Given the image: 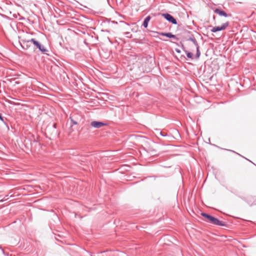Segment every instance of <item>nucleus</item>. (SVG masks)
Here are the masks:
<instances>
[{
    "label": "nucleus",
    "instance_id": "1",
    "mask_svg": "<svg viewBox=\"0 0 256 256\" xmlns=\"http://www.w3.org/2000/svg\"><path fill=\"white\" fill-rule=\"evenodd\" d=\"M201 214L206 218V221L210 222L212 224L220 226H223L224 225L223 222L219 220L218 219L212 216L203 212Z\"/></svg>",
    "mask_w": 256,
    "mask_h": 256
},
{
    "label": "nucleus",
    "instance_id": "7",
    "mask_svg": "<svg viewBox=\"0 0 256 256\" xmlns=\"http://www.w3.org/2000/svg\"><path fill=\"white\" fill-rule=\"evenodd\" d=\"M214 12L216 14H218V15H220V16H224V17H228L229 16H230V14H228L224 10H222L218 8L215 9L214 10Z\"/></svg>",
    "mask_w": 256,
    "mask_h": 256
},
{
    "label": "nucleus",
    "instance_id": "13",
    "mask_svg": "<svg viewBox=\"0 0 256 256\" xmlns=\"http://www.w3.org/2000/svg\"><path fill=\"white\" fill-rule=\"evenodd\" d=\"M199 48H200L199 46H198V47H196V58H198L200 55V51Z\"/></svg>",
    "mask_w": 256,
    "mask_h": 256
},
{
    "label": "nucleus",
    "instance_id": "19",
    "mask_svg": "<svg viewBox=\"0 0 256 256\" xmlns=\"http://www.w3.org/2000/svg\"><path fill=\"white\" fill-rule=\"evenodd\" d=\"M176 45L178 46V43L174 42Z\"/></svg>",
    "mask_w": 256,
    "mask_h": 256
},
{
    "label": "nucleus",
    "instance_id": "6",
    "mask_svg": "<svg viewBox=\"0 0 256 256\" xmlns=\"http://www.w3.org/2000/svg\"><path fill=\"white\" fill-rule=\"evenodd\" d=\"M90 126L95 128H99L104 126H108V124L106 122H104L98 121H93L91 122Z\"/></svg>",
    "mask_w": 256,
    "mask_h": 256
},
{
    "label": "nucleus",
    "instance_id": "8",
    "mask_svg": "<svg viewBox=\"0 0 256 256\" xmlns=\"http://www.w3.org/2000/svg\"><path fill=\"white\" fill-rule=\"evenodd\" d=\"M160 35L166 36L168 38H172L176 40H178V38L176 36V35L172 34L171 32H160Z\"/></svg>",
    "mask_w": 256,
    "mask_h": 256
},
{
    "label": "nucleus",
    "instance_id": "18",
    "mask_svg": "<svg viewBox=\"0 0 256 256\" xmlns=\"http://www.w3.org/2000/svg\"><path fill=\"white\" fill-rule=\"evenodd\" d=\"M19 83H20V82H16V84H18Z\"/></svg>",
    "mask_w": 256,
    "mask_h": 256
},
{
    "label": "nucleus",
    "instance_id": "12",
    "mask_svg": "<svg viewBox=\"0 0 256 256\" xmlns=\"http://www.w3.org/2000/svg\"><path fill=\"white\" fill-rule=\"evenodd\" d=\"M186 54L188 58L192 59L193 58V54L191 52H189L188 50L186 51Z\"/></svg>",
    "mask_w": 256,
    "mask_h": 256
},
{
    "label": "nucleus",
    "instance_id": "2",
    "mask_svg": "<svg viewBox=\"0 0 256 256\" xmlns=\"http://www.w3.org/2000/svg\"><path fill=\"white\" fill-rule=\"evenodd\" d=\"M30 41H31V42L33 44L36 48L38 49L42 53L48 55L46 53V52L48 51V50H47L43 44L34 38H31Z\"/></svg>",
    "mask_w": 256,
    "mask_h": 256
},
{
    "label": "nucleus",
    "instance_id": "17",
    "mask_svg": "<svg viewBox=\"0 0 256 256\" xmlns=\"http://www.w3.org/2000/svg\"><path fill=\"white\" fill-rule=\"evenodd\" d=\"M53 126H54V128H56V124H53Z\"/></svg>",
    "mask_w": 256,
    "mask_h": 256
},
{
    "label": "nucleus",
    "instance_id": "3",
    "mask_svg": "<svg viewBox=\"0 0 256 256\" xmlns=\"http://www.w3.org/2000/svg\"><path fill=\"white\" fill-rule=\"evenodd\" d=\"M162 14V17H164L169 22H170L174 24H177L176 20L171 14H170L168 13L162 14Z\"/></svg>",
    "mask_w": 256,
    "mask_h": 256
},
{
    "label": "nucleus",
    "instance_id": "10",
    "mask_svg": "<svg viewBox=\"0 0 256 256\" xmlns=\"http://www.w3.org/2000/svg\"><path fill=\"white\" fill-rule=\"evenodd\" d=\"M151 19V17L150 16H147L144 20V22H143V24H142V26L144 28H148V24L149 22L150 21Z\"/></svg>",
    "mask_w": 256,
    "mask_h": 256
},
{
    "label": "nucleus",
    "instance_id": "16",
    "mask_svg": "<svg viewBox=\"0 0 256 256\" xmlns=\"http://www.w3.org/2000/svg\"><path fill=\"white\" fill-rule=\"evenodd\" d=\"M175 50H176V52H178V53H179V54H180V52H181L180 50H179V49H178V48H176V49H175Z\"/></svg>",
    "mask_w": 256,
    "mask_h": 256
},
{
    "label": "nucleus",
    "instance_id": "9",
    "mask_svg": "<svg viewBox=\"0 0 256 256\" xmlns=\"http://www.w3.org/2000/svg\"><path fill=\"white\" fill-rule=\"evenodd\" d=\"M67 123L70 125V127H72L74 125L78 124V122L74 120V116H70V120H68Z\"/></svg>",
    "mask_w": 256,
    "mask_h": 256
},
{
    "label": "nucleus",
    "instance_id": "14",
    "mask_svg": "<svg viewBox=\"0 0 256 256\" xmlns=\"http://www.w3.org/2000/svg\"><path fill=\"white\" fill-rule=\"evenodd\" d=\"M0 120L2 122H5L4 118L2 116V114L0 113Z\"/></svg>",
    "mask_w": 256,
    "mask_h": 256
},
{
    "label": "nucleus",
    "instance_id": "20",
    "mask_svg": "<svg viewBox=\"0 0 256 256\" xmlns=\"http://www.w3.org/2000/svg\"><path fill=\"white\" fill-rule=\"evenodd\" d=\"M6 126H7L8 128H9V126L8 125H6Z\"/></svg>",
    "mask_w": 256,
    "mask_h": 256
},
{
    "label": "nucleus",
    "instance_id": "15",
    "mask_svg": "<svg viewBox=\"0 0 256 256\" xmlns=\"http://www.w3.org/2000/svg\"><path fill=\"white\" fill-rule=\"evenodd\" d=\"M181 45H182V50L186 52V51H187V50H186L185 47L184 46V44L182 43H181Z\"/></svg>",
    "mask_w": 256,
    "mask_h": 256
},
{
    "label": "nucleus",
    "instance_id": "5",
    "mask_svg": "<svg viewBox=\"0 0 256 256\" xmlns=\"http://www.w3.org/2000/svg\"><path fill=\"white\" fill-rule=\"evenodd\" d=\"M229 25V22H228L223 24L221 26H218L213 27L211 30V32H216L218 31H221L224 30Z\"/></svg>",
    "mask_w": 256,
    "mask_h": 256
},
{
    "label": "nucleus",
    "instance_id": "11",
    "mask_svg": "<svg viewBox=\"0 0 256 256\" xmlns=\"http://www.w3.org/2000/svg\"><path fill=\"white\" fill-rule=\"evenodd\" d=\"M187 40H190V41H191L192 42L193 44L195 45V46L196 47H198V46H199L197 41L195 39V38L194 36L190 37Z\"/></svg>",
    "mask_w": 256,
    "mask_h": 256
},
{
    "label": "nucleus",
    "instance_id": "4",
    "mask_svg": "<svg viewBox=\"0 0 256 256\" xmlns=\"http://www.w3.org/2000/svg\"><path fill=\"white\" fill-rule=\"evenodd\" d=\"M21 47L23 50H26L30 47V40L22 38L19 41Z\"/></svg>",
    "mask_w": 256,
    "mask_h": 256
}]
</instances>
